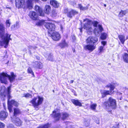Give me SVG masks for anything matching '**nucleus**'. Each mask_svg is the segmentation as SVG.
Here are the masks:
<instances>
[{
    "instance_id": "nucleus-1",
    "label": "nucleus",
    "mask_w": 128,
    "mask_h": 128,
    "mask_svg": "<svg viewBox=\"0 0 128 128\" xmlns=\"http://www.w3.org/2000/svg\"><path fill=\"white\" fill-rule=\"evenodd\" d=\"M10 87H9L7 89H5L4 87H3L0 90V95L2 97L3 96L5 97L6 95L7 96L8 100V108L10 112H11L12 111V105H13V104L15 102L14 100H12L10 102V99L11 98V96L10 95Z\"/></svg>"
},
{
    "instance_id": "nucleus-2",
    "label": "nucleus",
    "mask_w": 128,
    "mask_h": 128,
    "mask_svg": "<svg viewBox=\"0 0 128 128\" xmlns=\"http://www.w3.org/2000/svg\"><path fill=\"white\" fill-rule=\"evenodd\" d=\"M98 38L96 37L90 36L88 37L86 40L87 44H88L85 45L84 48L86 50H88L92 52L96 48V46L94 44L98 41Z\"/></svg>"
},
{
    "instance_id": "nucleus-3",
    "label": "nucleus",
    "mask_w": 128,
    "mask_h": 128,
    "mask_svg": "<svg viewBox=\"0 0 128 128\" xmlns=\"http://www.w3.org/2000/svg\"><path fill=\"white\" fill-rule=\"evenodd\" d=\"M15 2L16 6L18 8H28L30 9L32 7V5L29 0H28L26 3V2L25 0H16Z\"/></svg>"
},
{
    "instance_id": "nucleus-4",
    "label": "nucleus",
    "mask_w": 128,
    "mask_h": 128,
    "mask_svg": "<svg viewBox=\"0 0 128 128\" xmlns=\"http://www.w3.org/2000/svg\"><path fill=\"white\" fill-rule=\"evenodd\" d=\"M11 76L8 75L6 73H3L0 74V80L1 82L5 84L7 83V78H8L10 82H12L16 76L14 72H11Z\"/></svg>"
},
{
    "instance_id": "nucleus-5",
    "label": "nucleus",
    "mask_w": 128,
    "mask_h": 128,
    "mask_svg": "<svg viewBox=\"0 0 128 128\" xmlns=\"http://www.w3.org/2000/svg\"><path fill=\"white\" fill-rule=\"evenodd\" d=\"M118 84L115 83H111L109 84H107L106 87L108 88H110V92L109 90H102L101 91V93L102 95V97L103 98L104 97L106 96L108 94H112L114 91H113L115 88L116 85H118Z\"/></svg>"
},
{
    "instance_id": "nucleus-6",
    "label": "nucleus",
    "mask_w": 128,
    "mask_h": 128,
    "mask_svg": "<svg viewBox=\"0 0 128 128\" xmlns=\"http://www.w3.org/2000/svg\"><path fill=\"white\" fill-rule=\"evenodd\" d=\"M104 105L108 109H115L116 107V100L111 97L110 98L108 101L105 102Z\"/></svg>"
},
{
    "instance_id": "nucleus-7",
    "label": "nucleus",
    "mask_w": 128,
    "mask_h": 128,
    "mask_svg": "<svg viewBox=\"0 0 128 128\" xmlns=\"http://www.w3.org/2000/svg\"><path fill=\"white\" fill-rule=\"evenodd\" d=\"M43 100V98L42 97L38 96L33 98L30 101V102L32 103L36 109L37 110L38 109V106L42 104Z\"/></svg>"
},
{
    "instance_id": "nucleus-8",
    "label": "nucleus",
    "mask_w": 128,
    "mask_h": 128,
    "mask_svg": "<svg viewBox=\"0 0 128 128\" xmlns=\"http://www.w3.org/2000/svg\"><path fill=\"white\" fill-rule=\"evenodd\" d=\"M84 22L83 28L86 29L88 34H90L92 32L93 29L92 28V21L88 18L85 19L84 20Z\"/></svg>"
},
{
    "instance_id": "nucleus-9",
    "label": "nucleus",
    "mask_w": 128,
    "mask_h": 128,
    "mask_svg": "<svg viewBox=\"0 0 128 128\" xmlns=\"http://www.w3.org/2000/svg\"><path fill=\"white\" fill-rule=\"evenodd\" d=\"M10 35L8 36V34H6L4 37H2V39L0 41V45L6 48L8 45L9 40H11V39L10 38Z\"/></svg>"
},
{
    "instance_id": "nucleus-10",
    "label": "nucleus",
    "mask_w": 128,
    "mask_h": 128,
    "mask_svg": "<svg viewBox=\"0 0 128 128\" xmlns=\"http://www.w3.org/2000/svg\"><path fill=\"white\" fill-rule=\"evenodd\" d=\"M44 26L48 30V32L49 33H51V32L54 31L55 30V25L52 23L46 22L44 23Z\"/></svg>"
},
{
    "instance_id": "nucleus-11",
    "label": "nucleus",
    "mask_w": 128,
    "mask_h": 128,
    "mask_svg": "<svg viewBox=\"0 0 128 128\" xmlns=\"http://www.w3.org/2000/svg\"><path fill=\"white\" fill-rule=\"evenodd\" d=\"M103 28L102 26L100 24L98 25V28H96L94 29V33L96 36H98L103 31Z\"/></svg>"
},
{
    "instance_id": "nucleus-12",
    "label": "nucleus",
    "mask_w": 128,
    "mask_h": 128,
    "mask_svg": "<svg viewBox=\"0 0 128 128\" xmlns=\"http://www.w3.org/2000/svg\"><path fill=\"white\" fill-rule=\"evenodd\" d=\"M52 115L56 120H58L60 116V114L57 110H56L54 111L52 114Z\"/></svg>"
},
{
    "instance_id": "nucleus-13",
    "label": "nucleus",
    "mask_w": 128,
    "mask_h": 128,
    "mask_svg": "<svg viewBox=\"0 0 128 128\" xmlns=\"http://www.w3.org/2000/svg\"><path fill=\"white\" fill-rule=\"evenodd\" d=\"M29 16L33 20H37L38 17L37 14L34 11H31L30 12Z\"/></svg>"
},
{
    "instance_id": "nucleus-14",
    "label": "nucleus",
    "mask_w": 128,
    "mask_h": 128,
    "mask_svg": "<svg viewBox=\"0 0 128 128\" xmlns=\"http://www.w3.org/2000/svg\"><path fill=\"white\" fill-rule=\"evenodd\" d=\"M12 121L17 126H20L21 125L22 122L18 118L13 117L12 118Z\"/></svg>"
},
{
    "instance_id": "nucleus-15",
    "label": "nucleus",
    "mask_w": 128,
    "mask_h": 128,
    "mask_svg": "<svg viewBox=\"0 0 128 128\" xmlns=\"http://www.w3.org/2000/svg\"><path fill=\"white\" fill-rule=\"evenodd\" d=\"M52 38L55 40H58L60 38V34L58 32H54L52 33Z\"/></svg>"
},
{
    "instance_id": "nucleus-16",
    "label": "nucleus",
    "mask_w": 128,
    "mask_h": 128,
    "mask_svg": "<svg viewBox=\"0 0 128 128\" xmlns=\"http://www.w3.org/2000/svg\"><path fill=\"white\" fill-rule=\"evenodd\" d=\"M34 9L36 11L39 13L41 16H44V14L41 8L37 6H35Z\"/></svg>"
},
{
    "instance_id": "nucleus-17",
    "label": "nucleus",
    "mask_w": 128,
    "mask_h": 128,
    "mask_svg": "<svg viewBox=\"0 0 128 128\" xmlns=\"http://www.w3.org/2000/svg\"><path fill=\"white\" fill-rule=\"evenodd\" d=\"M33 66L34 68L41 69L43 66L42 64L40 62H36L33 63Z\"/></svg>"
},
{
    "instance_id": "nucleus-18",
    "label": "nucleus",
    "mask_w": 128,
    "mask_h": 128,
    "mask_svg": "<svg viewBox=\"0 0 128 128\" xmlns=\"http://www.w3.org/2000/svg\"><path fill=\"white\" fill-rule=\"evenodd\" d=\"M8 113L5 111H2L0 112V118L1 120H3L7 117Z\"/></svg>"
},
{
    "instance_id": "nucleus-19",
    "label": "nucleus",
    "mask_w": 128,
    "mask_h": 128,
    "mask_svg": "<svg viewBox=\"0 0 128 128\" xmlns=\"http://www.w3.org/2000/svg\"><path fill=\"white\" fill-rule=\"evenodd\" d=\"M50 4L54 8H58L59 6V4L56 0H50Z\"/></svg>"
},
{
    "instance_id": "nucleus-20",
    "label": "nucleus",
    "mask_w": 128,
    "mask_h": 128,
    "mask_svg": "<svg viewBox=\"0 0 128 128\" xmlns=\"http://www.w3.org/2000/svg\"><path fill=\"white\" fill-rule=\"evenodd\" d=\"M78 12H77L74 10H72L70 12L67 13V16L70 18H71L74 15L77 14Z\"/></svg>"
},
{
    "instance_id": "nucleus-21",
    "label": "nucleus",
    "mask_w": 128,
    "mask_h": 128,
    "mask_svg": "<svg viewBox=\"0 0 128 128\" xmlns=\"http://www.w3.org/2000/svg\"><path fill=\"white\" fill-rule=\"evenodd\" d=\"M71 101L74 105L76 106H82L81 103L78 100L72 99L71 100Z\"/></svg>"
},
{
    "instance_id": "nucleus-22",
    "label": "nucleus",
    "mask_w": 128,
    "mask_h": 128,
    "mask_svg": "<svg viewBox=\"0 0 128 128\" xmlns=\"http://www.w3.org/2000/svg\"><path fill=\"white\" fill-rule=\"evenodd\" d=\"M5 28L2 23L0 24V33L2 36L5 33Z\"/></svg>"
},
{
    "instance_id": "nucleus-23",
    "label": "nucleus",
    "mask_w": 128,
    "mask_h": 128,
    "mask_svg": "<svg viewBox=\"0 0 128 128\" xmlns=\"http://www.w3.org/2000/svg\"><path fill=\"white\" fill-rule=\"evenodd\" d=\"M51 8L49 5H46L45 6L44 11V12L47 14H49L51 11Z\"/></svg>"
},
{
    "instance_id": "nucleus-24",
    "label": "nucleus",
    "mask_w": 128,
    "mask_h": 128,
    "mask_svg": "<svg viewBox=\"0 0 128 128\" xmlns=\"http://www.w3.org/2000/svg\"><path fill=\"white\" fill-rule=\"evenodd\" d=\"M118 38L120 42L122 44H123L125 40V36H124L120 35L118 36Z\"/></svg>"
},
{
    "instance_id": "nucleus-25",
    "label": "nucleus",
    "mask_w": 128,
    "mask_h": 128,
    "mask_svg": "<svg viewBox=\"0 0 128 128\" xmlns=\"http://www.w3.org/2000/svg\"><path fill=\"white\" fill-rule=\"evenodd\" d=\"M128 12V10H121L118 16L120 17H121L124 15L126 14Z\"/></svg>"
},
{
    "instance_id": "nucleus-26",
    "label": "nucleus",
    "mask_w": 128,
    "mask_h": 128,
    "mask_svg": "<svg viewBox=\"0 0 128 128\" xmlns=\"http://www.w3.org/2000/svg\"><path fill=\"white\" fill-rule=\"evenodd\" d=\"M21 112L19 109L16 108L14 109V115L13 117H16V116L17 114H20Z\"/></svg>"
},
{
    "instance_id": "nucleus-27",
    "label": "nucleus",
    "mask_w": 128,
    "mask_h": 128,
    "mask_svg": "<svg viewBox=\"0 0 128 128\" xmlns=\"http://www.w3.org/2000/svg\"><path fill=\"white\" fill-rule=\"evenodd\" d=\"M36 22V25L38 26H40L42 25L44 22L43 21L40 20H37Z\"/></svg>"
},
{
    "instance_id": "nucleus-28",
    "label": "nucleus",
    "mask_w": 128,
    "mask_h": 128,
    "mask_svg": "<svg viewBox=\"0 0 128 128\" xmlns=\"http://www.w3.org/2000/svg\"><path fill=\"white\" fill-rule=\"evenodd\" d=\"M124 61L128 63V54L125 53L123 56Z\"/></svg>"
},
{
    "instance_id": "nucleus-29",
    "label": "nucleus",
    "mask_w": 128,
    "mask_h": 128,
    "mask_svg": "<svg viewBox=\"0 0 128 128\" xmlns=\"http://www.w3.org/2000/svg\"><path fill=\"white\" fill-rule=\"evenodd\" d=\"M66 125V128H75L74 126H72L71 124V123L69 122H66L65 123Z\"/></svg>"
},
{
    "instance_id": "nucleus-30",
    "label": "nucleus",
    "mask_w": 128,
    "mask_h": 128,
    "mask_svg": "<svg viewBox=\"0 0 128 128\" xmlns=\"http://www.w3.org/2000/svg\"><path fill=\"white\" fill-rule=\"evenodd\" d=\"M23 96L25 97L26 98H31L32 97V95L29 93H28L24 94Z\"/></svg>"
},
{
    "instance_id": "nucleus-31",
    "label": "nucleus",
    "mask_w": 128,
    "mask_h": 128,
    "mask_svg": "<svg viewBox=\"0 0 128 128\" xmlns=\"http://www.w3.org/2000/svg\"><path fill=\"white\" fill-rule=\"evenodd\" d=\"M97 105L96 104H91L90 106V108L91 110L94 111H95Z\"/></svg>"
},
{
    "instance_id": "nucleus-32",
    "label": "nucleus",
    "mask_w": 128,
    "mask_h": 128,
    "mask_svg": "<svg viewBox=\"0 0 128 128\" xmlns=\"http://www.w3.org/2000/svg\"><path fill=\"white\" fill-rule=\"evenodd\" d=\"M77 7L81 10H84L87 9V8L86 7H83L81 4H78V6Z\"/></svg>"
},
{
    "instance_id": "nucleus-33",
    "label": "nucleus",
    "mask_w": 128,
    "mask_h": 128,
    "mask_svg": "<svg viewBox=\"0 0 128 128\" xmlns=\"http://www.w3.org/2000/svg\"><path fill=\"white\" fill-rule=\"evenodd\" d=\"M107 34L105 33H102V34L101 36V39L102 40L105 39L107 36Z\"/></svg>"
},
{
    "instance_id": "nucleus-34",
    "label": "nucleus",
    "mask_w": 128,
    "mask_h": 128,
    "mask_svg": "<svg viewBox=\"0 0 128 128\" xmlns=\"http://www.w3.org/2000/svg\"><path fill=\"white\" fill-rule=\"evenodd\" d=\"M49 126V124L47 123L44 125H41L37 128H48Z\"/></svg>"
},
{
    "instance_id": "nucleus-35",
    "label": "nucleus",
    "mask_w": 128,
    "mask_h": 128,
    "mask_svg": "<svg viewBox=\"0 0 128 128\" xmlns=\"http://www.w3.org/2000/svg\"><path fill=\"white\" fill-rule=\"evenodd\" d=\"M6 24L7 28L9 27L11 24L10 20H7L6 22Z\"/></svg>"
},
{
    "instance_id": "nucleus-36",
    "label": "nucleus",
    "mask_w": 128,
    "mask_h": 128,
    "mask_svg": "<svg viewBox=\"0 0 128 128\" xmlns=\"http://www.w3.org/2000/svg\"><path fill=\"white\" fill-rule=\"evenodd\" d=\"M28 73H30L34 76V72L32 70V69L30 68H29L28 69Z\"/></svg>"
},
{
    "instance_id": "nucleus-37",
    "label": "nucleus",
    "mask_w": 128,
    "mask_h": 128,
    "mask_svg": "<svg viewBox=\"0 0 128 128\" xmlns=\"http://www.w3.org/2000/svg\"><path fill=\"white\" fill-rule=\"evenodd\" d=\"M99 53H101L103 52L104 49V46H100L99 48Z\"/></svg>"
},
{
    "instance_id": "nucleus-38",
    "label": "nucleus",
    "mask_w": 128,
    "mask_h": 128,
    "mask_svg": "<svg viewBox=\"0 0 128 128\" xmlns=\"http://www.w3.org/2000/svg\"><path fill=\"white\" fill-rule=\"evenodd\" d=\"M48 59L49 60L51 61H54L53 56L51 54H50L49 56Z\"/></svg>"
},
{
    "instance_id": "nucleus-39",
    "label": "nucleus",
    "mask_w": 128,
    "mask_h": 128,
    "mask_svg": "<svg viewBox=\"0 0 128 128\" xmlns=\"http://www.w3.org/2000/svg\"><path fill=\"white\" fill-rule=\"evenodd\" d=\"M18 24L17 23L16 24L14 25V26H12L11 28V29H13V28H15V29L18 28V27L17 26Z\"/></svg>"
},
{
    "instance_id": "nucleus-40",
    "label": "nucleus",
    "mask_w": 128,
    "mask_h": 128,
    "mask_svg": "<svg viewBox=\"0 0 128 128\" xmlns=\"http://www.w3.org/2000/svg\"><path fill=\"white\" fill-rule=\"evenodd\" d=\"M98 24V22L96 21H94V22H92V24L95 27H96Z\"/></svg>"
},
{
    "instance_id": "nucleus-41",
    "label": "nucleus",
    "mask_w": 128,
    "mask_h": 128,
    "mask_svg": "<svg viewBox=\"0 0 128 128\" xmlns=\"http://www.w3.org/2000/svg\"><path fill=\"white\" fill-rule=\"evenodd\" d=\"M69 115L67 113H64V120L68 119L69 117Z\"/></svg>"
},
{
    "instance_id": "nucleus-42",
    "label": "nucleus",
    "mask_w": 128,
    "mask_h": 128,
    "mask_svg": "<svg viewBox=\"0 0 128 128\" xmlns=\"http://www.w3.org/2000/svg\"><path fill=\"white\" fill-rule=\"evenodd\" d=\"M5 127V124L0 122V128H4Z\"/></svg>"
},
{
    "instance_id": "nucleus-43",
    "label": "nucleus",
    "mask_w": 128,
    "mask_h": 128,
    "mask_svg": "<svg viewBox=\"0 0 128 128\" xmlns=\"http://www.w3.org/2000/svg\"><path fill=\"white\" fill-rule=\"evenodd\" d=\"M59 46L61 48H63L64 47V42L60 43L59 45Z\"/></svg>"
},
{
    "instance_id": "nucleus-44",
    "label": "nucleus",
    "mask_w": 128,
    "mask_h": 128,
    "mask_svg": "<svg viewBox=\"0 0 128 128\" xmlns=\"http://www.w3.org/2000/svg\"><path fill=\"white\" fill-rule=\"evenodd\" d=\"M7 128H15L13 124H9L7 125Z\"/></svg>"
},
{
    "instance_id": "nucleus-45",
    "label": "nucleus",
    "mask_w": 128,
    "mask_h": 128,
    "mask_svg": "<svg viewBox=\"0 0 128 128\" xmlns=\"http://www.w3.org/2000/svg\"><path fill=\"white\" fill-rule=\"evenodd\" d=\"M52 13L53 15L54 16H55L56 14V10H53L52 11Z\"/></svg>"
},
{
    "instance_id": "nucleus-46",
    "label": "nucleus",
    "mask_w": 128,
    "mask_h": 128,
    "mask_svg": "<svg viewBox=\"0 0 128 128\" xmlns=\"http://www.w3.org/2000/svg\"><path fill=\"white\" fill-rule=\"evenodd\" d=\"M18 102H14V104H13V105H14L15 106H18Z\"/></svg>"
},
{
    "instance_id": "nucleus-47",
    "label": "nucleus",
    "mask_w": 128,
    "mask_h": 128,
    "mask_svg": "<svg viewBox=\"0 0 128 128\" xmlns=\"http://www.w3.org/2000/svg\"><path fill=\"white\" fill-rule=\"evenodd\" d=\"M72 37L73 40V41H74L76 40V37L74 35H72Z\"/></svg>"
},
{
    "instance_id": "nucleus-48",
    "label": "nucleus",
    "mask_w": 128,
    "mask_h": 128,
    "mask_svg": "<svg viewBox=\"0 0 128 128\" xmlns=\"http://www.w3.org/2000/svg\"><path fill=\"white\" fill-rule=\"evenodd\" d=\"M29 0L31 3L32 4V1H35L36 2H38L39 1V0Z\"/></svg>"
},
{
    "instance_id": "nucleus-49",
    "label": "nucleus",
    "mask_w": 128,
    "mask_h": 128,
    "mask_svg": "<svg viewBox=\"0 0 128 128\" xmlns=\"http://www.w3.org/2000/svg\"><path fill=\"white\" fill-rule=\"evenodd\" d=\"M101 43L104 46L106 44V42L104 41H103L101 42Z\"/></svg>"
},
{
    "instance_id": "nucleus-50",
    "label": "nucleus",
    "mask_w": 128,
    "mask_h": 128,
    "mask_svg": "<svg viewBox=\"0 0 128 128\" xmlns=\"http://www.w3.org/2000/svg\"><path fill=\"white\" fill-rule=\"evenodd\" d=\"M84 124H85V126H88L89 125V124H88V123L86 122H84Z\"/></svg>"
},
{
    "instance_id": "nucleus-51",
    "label": "nucleus",
    "mask_w": 128,
    "mask_h": 128,
    "mask_svg": "<svg viewBox=\"0 0 128 128\" xmlns=\"http://www.w3.org/2000/svg\"><path fill=\"white\" fill-rule=\"evenodd\" d=\"M118 124H116V125L115 126H114V127L115 128H118Z\"/></svg>"
},
{
    "instance_id": "nucleus-52",
    "label": "nucleus",
    "mask_w": 128,
    "mask_h": 128,
    "mask_svg": "<svg viewBox=\"0 0 128 128\" xmlns=\"http://www.w3.org/2000/svg\"><path fill=\"white\" fill-rule=\"evenodd\" d=\"M63 27L62 26V25H60V30L62 31L63 29Z\"/></svg>"
},
{
    "instance_id": "nucleus-53",
    "label": "nucleus",
    "mask_w": 128,
    "mask_h": 128,
    "mask_svg": "<svg viewBox=\"0 0 128 128\" xmlns=\"http://www.w3.org/2000/svg\"><path fill=\"white\" fill-rule=\"evenodd\" d=\"M64 47L66 46H68V44L67 43H66L65 42H64Z\"/></svg>"
},
{
    "instance_id": "nucleus-54",
    "label": "nucleus",
    "mask_w": 128,
    "mask_h": 128,
    "mask_svg": "<svg viewBox=\"0 0 128 128\" xmlns=\"http://www.w3.org/2000/svg\"><path fill=\"white\" fill-rule=\"evenodd\" d=\"M74 82V80H70V83H72Z\"/></svg>"
},
{
    "instance_id": "nucleus-55",
    "label": "nucleus",
    "mask_w": 128,
    "mask_h": 128,
    "mask_svg": "<svg viewBox=\"0 0 128 128\" xmlns=\"http://www.w3.org/2000/svg\"><path fill=\"white\" fill-rule=\"evenodd\" d=\"M29 47L30 48H34V47H33L31 46H29Z\"/></svg>"
},
{
    "instance_id": "nucleus-56",
    "label": "nucleus",
    "mask_w": 128,
    "mask_h": 128,
    "mask_svg": "<svg viewBox=\"0 0 128 128\" xmlns=\"http://www.w3.org/2000/svg\"><path fill=\"white\" fill-rule=\"evenodd\" d=\"M42 1L44 2H47L48 1H49L50 0H41Z\"/></svg>"
},
{
    "instance_id": "nucleus-57",
    "label": "nucleus",
    "mask_w": 128,
    "mask_h": 128,
    "mask_svg": "<svg viewBox=\"0 0 128 128\" xmlns=\"http://www.w3.org/2000/svg\"><path fill=\"white\" fill-rule=\"evenodd\" d=\"M3 106L4 107V108L5 109V107L6 106V104H4V103L3 104Z\"/></svg>"
},
{
    "instance_id": "nucleus-58",
    "label": "nucleus",
    "mask_w": 128,
    "mask_h": 128,
    "mask_svg": "<svg viewBox=\"0 0 128 128\" xmlns=\"http://www.w3.org/2000/svg\"><path fill=\"white\" fill-rule=\"evenodd\" d=\"M68 10H67V9H64V13L66 12H67Z\"/></svg>"
},
{
    "instance_id": "nucleus-59",
    "label": "nucleus",
    "mask_w": 128,
    "mask_h": 128,
    "mask_svg": "<svg viewBox=\"0 0 128 128\" xmlns=\"http://www.w3.org/2000/svg\"><path fill=\"white\" fill-rule=\"evenodd\" d=\"M73 5L74 6H76V3H74L73 4Z\"/></svg>"
},
{
    "instance_id": "nucleus-60",
    "label": "nucleus",
    "mask_w": 128,
    "mask_h": 128,
    "mask_svg": "<svg viewBox=\"0 0 128 128\" xmlns=\"http://www.w3.org/2000/svg\"><path fill=\"white\" fill-rule=\"evenodd\" d=\"M82 28H80V32H82Z\"/></svg>"
},
{
    "instance_id": "nucleus-61",
    "label": "nucleus",
    "mask_w": 128,
    "mask_h": 128,
    "mask_svg": "<svg viewBox=\"0 0 128 128\" xmlns=\"http://www.w3.org/2000/svg\"><path fill=\"white\" fill-rule=\"evenodd\" d=\"M104 6L105 7H106V4H104Z\"/></svg>"
},
{
    "instance_id": "nucleus-62",
    "label": "nucleus",
    "mask_w": 128,
    "mask_h": 128,
    "mask_svg": "<svg viewBox=\"0 0 128 128\" xmlns=\"http://www.w3.org/2000/svg\"><path fill=\"white\" fill-rule=\"evenodd\" d=\"M99 121H98L97 122V124H99Z\"/></svg>"
},
{
    "instance_id": "nucleus-63",
    "label": "nucleus",
    "mask_w": 128,
    "mask_h": 128,
    "mask_svg": "<svg viewBox=\"0 0 128 128\" xmlns=\"http://www.w3.org/2000/svg\"><path fill=\"white\" fill-rule=\"evenodd\" d=\"M126 20L127 22H128V21L127 20Z\"/></svg>"
},
{
    "instance_id": "nucleus-64",
    "label": "nucleus",
    "mask_w": 128,
    "mask_h": 128,
    "mask_svg": "<svg viewBox=\"0 0 128 128\" xmlns=\"http://www.w3.org/2000/svg\"><path fill=\"white\" fill-rule=\"evenodd\" d=\"M127 52H128V51H127Z\"/></svg>"
}]
</instances>
